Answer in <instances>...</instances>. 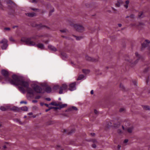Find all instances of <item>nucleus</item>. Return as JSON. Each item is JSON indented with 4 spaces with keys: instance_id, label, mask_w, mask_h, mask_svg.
I'll return each instance as SVG.
<instances>
[{
    "instance_id": "f257e3e1",
    "label": "nucleus",
    "mask_w": 150,
    "mask_h": 150,
    "mask_svg": "<svg viewBox=\"0 0 150 150\" xmlns=\"http://www.w3.org/2000/svg\"><path fill=\"white\" fill-rule=\"evenodd\" d=\"M12 78L14 80V81L11 83L12 85L17 86L20 85L25 88L28 87L29 86L28 83L24 81L18 76L14 74L12 76Z\"/></svg>"
},
{
    "instance_id": "f03ea898",
    "label": "nucleus",
    "mask_w": 150,
    "mask_h": 150,
    "mask_svg": "<svg viewBox=\"0 0 150 150\" xmlns=\"http://www.w3.org/2000/svg\"><path fill=\"white\" fill-rule=\"evenodd\" d=\"M21 41L22 42H25L26 45L29 46H34L41 50L44 49V46L43 44L42 43L36 44L35 42L31 41L30 38L25 39V38H21Z\"/></svg>"
},
{
    "instance_id": "7ed1b4c3",
    "label": "nucleus",
    "mask_w": 150,
    "mask_h": 150,
    "mask_svg": "<svg viewBox=\"0 0 150 150\" xmlns=\"http://www.w3.org/2000/svg\"><path fill=\"white\" fill-rule=\"evenodd\" d=\"M1 73L5 78V81L12 84L11 83L12 81H14V80H12L9 77L8 72L5 70L3 69L1 71Z\"/></svg>"
},
{
    "instance_id": "20e7f679",
    "label": "nucleus",
    "mask_w": 150,
    "mask_h": 150,
    "mask_svg": "<svg viewBox=\"0 0 150 150\" xmlns=\"http://www.w3.org/2000/svg\"><path fill=\"white\" fill-rule=\"evenodd\" d=\"M135 55L136 56V60L135 61H133L132 59H125V60L129 62V63H131L132 64H137L138 62V61H142L143 60V58L142 56L139 55L138 53L136 52L135 53Z\"/></svg>"
},
{
    "instance_id": "39448f33",
    "label": "nucleus",
    "mask_w": 150,
    "mask_h": 150,
    "mask_svg": "<svg viewBox=\"0 0 150 150\" xmlns=\"http://www.w3.org/2000/svg\"><path fill=\"white\" fill-rule=\"evenodd\" d=\"M70 25L71 26L74 28L77 31L81 32L84 30V27L81 25L73 24H70Z\"/></svg>"
},
{
    "instance_id": "423d86ee",
    "label": "nucleus",
    "mask_w": 150,
    "mask_h": 150,
    "mask_svg": "<svg viewBox=\"0 0 150 150\" xmlns=\"http://www.w3.org/2000/svg\"><path fill=\"white\" fill-rule=\"evenodd\" d=\"M8 40L5 38L3 39L0 42V43L2 44L1 46V48L2 50H4L6 49L8 45Z\"/></svg>"
},
{
    "instance_id": "0eeeda50",
    "label": "nucleus",
    "mask_w": 150,
    "mask_h": 150,
    "mask_svg": "<svg viewBox=\"0 0 150 150\" xmlns=\"http://www.w3.org/2000/svg\"><path fill=\"white\" fill-rule=\"evenodd\" d=\"M67 85L66 84H62V86L60 87L59 89V93L60 94L63 93V90H66L67 89Z\"/></svg>"
},
{
    "instance_id": "6e6552de",
    "label": "nucleus",
    "mask_w": 150,
    "mask_h": 150,
    "mask_svg": "<svg viewBox=\"0 0 150 150\" xmlns=\"http://www.w3.org/2000/svg\"><path fill=\"white\" fill-rule=\"evenodd\" d=\"M76 83L75 82L72 83L70 84L69 85V90L71 91L75 90L76 89Z\"/></svg>"
},
{
    "instance_id": "1a4fd4ad",
    "label": "nucleus",
    "mask_w": 150,
    "mask_h": 150,
    "mask_svg": "<svg viewBox=\"0 0 150 150\" xmlns=\"http://www.w3.org/2000/svg\"><path fill=\"white\" fill-rule=\"evenodd\" d=\"M34 91L38 93H40L42 91V88L40 86L36 85L33 88Z\"/></svg>"
},
{
    "instance_id": "9d476101",
    "label": "nucleus",
    "mask_w": 150,
    "mask_h": 150,
    "mask_svg": "<svg viewBox=\"0 0 150 150\" xmlns=\"http://www.w3.org/2000/svg\"><path fill=\"white\" fill-rule=\"evenodd\" d=\"M27 91L28 94L31 96H34V92L33 90L31 88L28 87L27 88Z\"/></svg>"
},
{
    "instance_id": "9b49d317",
    "label": "nucleus",
    "mask_w": 150,
    "mask_h": 150,
    "mask_svg": "<svg viewBox=\"0 0 150 150\" xmlns=\"http://www.w3.org/2000/svg\"><path fill=\"white\" fill-rule=\"evenodd\" d=\"M9 109V105H5L3 106H1L0 107V110L2 111H4L8 110Z\"/></svg>"
},
{
    "instance_id": "f8f14e48",
    "label": "nucleus",
    "mask_w": 150,
    "mask_h": 150,
    "mask_svg": "<svg viewBox=\"0 0 150 150\" xmlns=\"http://www.w3.org/2000/svg\"><path fill=\"white\" fill-rule=\"evenodd\" d=\"M10 145L9 143L8 142H5L4 144L2 146V150H6V149L8 148Z\"/></svg>"
},
{
    "instance_id": "ddd939ff",
    "label": "nucleus",
    "mask_w": 150,
    "mask_h": 150,
    "mask_svg": "<svg viewBox=\"0 0 150 150\" xmlns=\"http://www.w3.org/2000/svg\"><path fill=\"white\" fill-rule=\"evenodd\" d=\"M85 59L86 60L88 61H92L93 62H96L98 61V59L94 58H92L91 57H89L88 55L85 57Z\"/></svg>"
},
{
    "instance_id": "4468645a",
    "label": "nucleus",
    "mask_w": 150,
    "mask_h": 150,
    "mask_svg": "<svg viewBox=\"0 0 150 150\" xmlns=\"http://www.w3.org/2000/svg\"><path fill=\"white\" fill-rule=\"evenodd\" d=\"M35 27L38 29H42L44 28H46L47 29H49V27L45 25H43L41 23L35 25Z\"/></svg>"
},
{
    "instance_id": "2eb2a0df",
    "label": "nucleus",
    "mask_w": 150,
    "mask_h": 150,
    "mask_svg": "<svg viewBox=\"0 0 150 150\" xmlns=\"http://www.w3.org/2000/svg\"><path fill=\"white\" fill-rule=\"evenodd\" d=\"M20 109L16 107V106H13L12 108H11L10 106H9V110H12L14 112H19L20 110Z\"/></svg>"
},
{
    "instance_id": "dca6fc26",
    "label": "nucleus",
    "mask_w": 150,
    "mask_h": 150,
    "mask_svg": "<svg viewBox=\"0 0 150 150\" xmlns=\"http://www.w3.org/2000/svg\"><path fill=\"white\" fill-rule=\"evenodd\" d=\"M150 43L149 40H145L144 42L142 44V47H146Z\"/></svg>"
},
{
    "instance_id": "f3484780",
    "label": "nucleus",
    "mask_w": 150,
    "mask_h": 150,
    "mask_svg": "<svg viewBox=\"0 0 150 150\" xmlns=\"http://www.w3.org/2000/svg\"><path fill=\"white\" fill-rule=\"evenodd\" d=\"M144 24L142 23H140L139 24H132V26H135L136 27H138L139 28L140 27H143L144 26Z\"/></svg>"
},
{
    "instance_id": "a211bd4d",
    "label": "nucleus",
    "mask_w": 150,
    "mask_h": 150,
    "mask_svg": "<svg viewBox=\"0 0 150 150\" xmlns=\"http://www.w3.org/2000/svg\"><path fill=\"white\" fill-rule=\"evenodd\" d=\"M48 48L50 50L53 52H55L57 50L55 47L50 45H48Z\"/></svg>"
},
{
    "instance_id": "6ab92c4d",
    "label": "nucleus",
    "mask_w": 150,
    "mask_h": 150,
    "mask_svg": "<svg viewBox=\"0 0 150 150\" xmlns=\"http://www.w3.org/2000/svg\"><path fill=\"white\" fill-rule=\"evenodd\" d=\"M25 38V39H28V38H30V41H32V40H31L32 39H33L34 40L37 39L38 38V37L37 35H36L33 36L32 37H31L30 38H25L23 37V38Z\"/></svg>"
},
{
    "instance_id": "aec40b11",
    "label": "nucleus",
    "mask_w": 150,
    "mask_h": 150,
    "mask_svg": "<svg viewBox=\"0 0 150 150\" xmlns=\"http://www.w3.org/2000/svg\"><path fill=\"white\" fill-rule=\"evenodd\" d=\"M45 91L47 93H50L51 91V88L49 86L45 88Z\"/></svg>"
},
{
    "instance_id": "412c9836",
    "label": "nucleus",
    "mask_w": 150,
    "mask_h": 150,
    "mask_svg": "<svg viewBox=\"0 0 150 150\" xmlns=\"http://www.w3.org/2000/svg\"><path fill=\"white\" fill-rule=\"evenodd\" d=\"M27 15L29 17H32L36 15V14L35 13L32 12L31 13H28Z\"/></svg>"
},
{
    "instance_id": "4be33fe9",
    "label": "nucleus",
    "mask_w": 150,
    "mask_h": 150,
    "mask_svg": "<svg viewBox=\"0 0 150 150\" xmlns=\"http://www.w3.org/2000/svg\"><path fill=\"white\" fill-rule=\"evenodd\" d=\"M121 4H122V1L120 0L119 1L115 4V6L117 7H119L120 6Z\"/></svg>"
},
{
    "instance_id": "5701e85b",
    "label": "nucleus",
    "mask_w": 150,
    "mask_h": 150,
    "mask_svg": "<svg viewBox=\"0 0 150 150\" xmlns=\"http://www.w3.org/2000/svg\"><path fill=\"white\" fill-rule=\"evenodd\" d=\"M84 77L83 75L81 74L79 76L78 78L77 79V80H80L82 79Z\"/></svg>"
},
{
    "instance_id": "b1692460",
    "label": "nucleus",
    "mask_w": 150,
    "mask_h": 150,
    "mask_svg": "<svg viewBox=\"0 0 150 150\" xmlns=\"http://www.w3.org/2000/svg\"><path fill=\"white\" fill-rule=\"evenodd\" d=\"M21 109L23 111H27L28 110V108L27 107L25 106L21 107Z\"/></svg>"
},
{
    "instance_id": "393cba45",
    "label": "nucleus",
    "mask_w": 150,
    "mask_h": 150,
    "mask_svg": "<svg viewBox=\"0 0 150 150\" xmlns=\"http://www.w3.org/2000/svg\"><path fill=\"white\" fill-rule=\"evenodd\" d=\"M82 71H83V73L86 74H88L90 72V70L88 69L86 70V69H83Z\"/></svg>"
},
{
    "instance_id": "a878e982",
    "label": "nucleus",
    "mask_w": 150,
    "mask_h": 150,
    "mask_svg": "<svg viewBox=\"0 0 150 150\" xmlns=\"http://www.w3.org/2000/svg\"><path fill=\"white\" fill-rule=\"evenodd\" d=\"M61 55L62 56V58L63 59H64L65 58H67V55L64 53H62L61 54Z\"/></svg>"
},
{
    "instance_id": "bb28decb",
    "label": "nucleus",
    "mask_w": 150,
    "mask_h": 150,
    "mask_svg": "<svg viewBox=\"0 0 150 150\" xmlns=\"http://www.w3.org/2000/svg\"><path fill=\"white\" fill-rule=\"evenodd\" d=\"M69 110H78L77 108L75 106H72L70 108Z\"/></svg>"
},
{
    "instance_id": "cd10ccee",
    "label": "nucleus",
    "mask_w": 150,
    "mask_h": 150,
    "mask_svg": "<svg viewBox=\"0 0 150 150\" xmlns=\"http://www.w3.org/2000/svg\"><path fill=\"white\" fill-rule=\"evenodd\" d=\"M143 108L146 110H150V107L148 106H143Z\"/></svg>"
},
{
    "instance_id": "c85d7f7f",
    "label": "nucleus",
    "mask_w": 150,
    "mask_h": 150,
    "mask_svg": "<svg viewBox=\"0 0 150 150\" xmlns=\"http://www.w3.org/2000/svg\"><path fill=\"white\" fill-rule=\"evenodd\" d=\"M133 129V127H129L127 129V130L128 132L131 133L132 132Z\"/></svg>"
},
{
    "instance_id": "c756f323",
    "label": "nucleus",
    "mask_w": 150,
    "mask_h": 150,
    "mask_svg": "<svg viewBox=\"0 0 150 150\" xmlns=\"http://www.w3.org/2000/svg\"><path fill=\"white\" fill-rule=\"evenodd\" d=\"M50 105H52L54 106H59V105L57 104L56 103L54 102H52L50 104Z\"/></svg>"
},
{
    "instance_id": "7c9ffc66",
    "label": "nucleus",
    "mask_w": 150,
    "mask_h": 150,
    "mask_svg": "<svg viewBox=\"0 0 150 150\" xmlns=\"http://www.w3.org/2000/svg\"><path fill=\"white\" fill-rule=\"evenodd\" d=\"M67 105L66 104H62L60 105L59 107L60 108H62L65 107L67 106Z\"/></svg>"
},
{
    "instance_id": "2f4dec72",
    "label": "nucleus",
    "mask_w": 150,
    "mask_h": 150,
    "mask_svg": "<svg viewBox=\"0 0 150 150\" xmlns=\"http://www.w3.org/2000/svg\"><path fill=\"white\" fill-rule=\"evenodd\" d=\"M2 0H0V8H1L2 10H4V6L1 4V1Z\"/></svg>"
},
{
    "instance_id": "473e14b6",
    "label": "nucleus",
    "mask_w": 150,
    "mask_h": 150,
    "mask_svg": "<svg viewBox=\"0 0 150 150\" xmlns=\"http://www.w3.org/2000/svg\"><path fill=\"white\" fill-rule=\"evenodd\" d=\"M76 38V39L77 40H80L81 38H82V37H77L76 36H74Z\"/></svg>"
},
{
    "instance_id": "72a5a7b5",
    "label": "nucleus",
    "mask_w": 150,
    "mask_h": 150,
    "mask_svg": "<svg viewBox=\"0 0 150 150\" xmlns=\"http://www.w3.org/2000/svg\"><path fill=\"white\" fill-rule=\"evenodd\" d=\"M143 12H140L139 13V14L138 15V17L139 18H142V15H143Z\"/></svg>"
},
{
    "instance_id": "f704fd0d",
    "label": "nucleus",
    "mask_w": 150,
    "mask_h": 150,
    "mask_svg": "<svg viewBox=\"0 0 150 150\" xmlns=\"http://www.w3.org/2000/svg\"><path fill=\"white\" fill-rule=\"evenodd\" d=\"M53 107H49V109L45 110L46 112H47L48 111L50 110L51 109H53Z\"/></svg>"
},
{
    "instance_id": "c9c22d12",
    "label": "nucleus",
    "mask_w": 150,
    "mask_h": 150,
    "mask_svg": "<svg viewBox=\"0 0 150 150\" xmlns=\"http://www.w3.org/2000/svg\"><path fill=\"white\" fill-rule=\"evenodd\" d=\"M10 41L11 42H14L15 41V40L11 37H10L9 38Z\"/></svg>"
},
{
    "instance_id": "e433bc0d",
    "label": "nucleus",
    "mask_w": 150,
    "mask_h": 150,
    "mask_svg": "<svg viewBox=\"0 0 150 150\" xmlns=\"http://www.w3.org/2000/svg\"><path fill=\"white\" fill-rule=\"evenodd\" d=\"M54 11V8H53L51 11L49 13V16H50L52 15L51 13L53 12Z\"/></svg>"
},
{
    "instance_id": "4c0bfd02",
    "label": "nucleus",
    "mask_w": 150,
    "mask_h": 150,
    "mask_svg": "<svg viewBox=\"0 0 150 150\" xmlns=\"http://www.w3.org/2000/svg\"><path fill=\"white\" fill-rule=\"evenodd\" d=\"M67 30L66 29H63L60 30V31L62 33H65Z\"/></svg>"
},
{
    "instance_id": "58836bf2",
    "label": "nucleus",
    "mask_w": 150,
    "mask_h": 150,
    "mask_svg": "<svg viewBox=\"0 0 150 150\" xmlns=\"http://www.w3.org/2000/svg\"><path fill=\"white\" fill-rule=\"evenodd\" d=\"M117 132L118 133L120 134H121L122 133L121 130L120 129H119L117 130Z\"/></svg>"
},
{
    "instance_id": "ea45409f",
    "label": "nucleus",
    "mask_w": 150,
    "mask_h": 150,
    "mask_svg": "<svg viewBox=\"0 0 150 150\" xmlns=\"http://www.w3.org/2000/svg\"><path fill=\"white\" fill-rule=\"evenodd\" d=\"M27 103V102L25 101H22L20 102V103H21V104L25 103V104H26Z\"/></svg>"
},
{
    "instance_id": "a19ab883",
    "label": "nucleus",
    "mask_w": 150,
    "mask_h": 150,
    "mask_svg": "<svg viewBox=\"0 0 150 150\" xmlns=\"http://www.w3.org/2000/svg\"><path fill=\"white\" fill-rule=\"evenodd\" d=\"M40 96H37L35 97V99H39L40 98Z\"/></svg>"
},
{
    "instance_id": "79ce46f5",
    "label": "nucleus",
    "mask_w": 150,
    "mask_h": 150,
    "mask_svg": "<svg viewBox=\"0 0 150 150\" xmlns=\"http://www.w3.org/2000/svg\"><path fill=\"white\" fill-rule=\"evenodd\" d=\"M31 9L32 10H33V11H37L38 10V9L32 8H31Z\"/></svg>"
},
{
    "instance_id": "37998d69",
    "label": "nucleus",
    "mask_w": 150,
    "mask_h": 150,
    "mask_svg": "<svg viewBox=\"0 0 150 150\" xmlns=\"http://www.w3.org/2000/svg\"><path fill=\"white\" fill-rule=\"evenodd\" d=\"M4 29L5 30H10V28H4Z\"/></svg>"
},
{
    "instance_id": "c03bdc74",
    "label": "nucleus",
    "mask_w": 150,
    "mask_h": 150,
    "mask_svg": "<svg viewBox=\"0 0 150 150\" xmlns=\"http://www.w3.org/2000/svg\"><path fill=\"white\" fill-rule=\"evenodd\" d=\"M38 38H41L43 36V35L41 34H39L38 35H37Z\"/></svg>"
},
{
    "instance_id": "a18cd8bd",
    "label": "nucleus",
    "mask_w": 150,
    "mask_h": 150,
    "mask_svg": "<svg viewBox=\"0 0 150 150\" xmlns=\"http://www.w3.org/2000/svg\"><path fill=\"white\" fill-rule=\"evenodd\" d=\"M45 99L48 101H50L51 100V99L50 98H46Z\"/></svg>"
},
{
    "instance_id": "49530a36",
    "label": "nucleus",
    "mask_w": 150,
    "mask_h": 150,
    "mask_svg": "<svg viewBox=\"0 0 150 150\" xmlns=\"http://www.w3.org/2000/svg\"><path fill=\"white\" fill-rule=\"evenodd\" d=\"M124 109L123 108H121L120 110V112H122L123 111H124Z\"/></svg>"
},
{
    "instance_id": "de8ad7c7",
    "label": "nucleus",
    "mask_w": 150,
    "mask_h": 150,
    "mask_svg": "<svg viewBox=\"0 0 150 150\" xmlns=\"http://www.w3.org/2000/svg\"><path fill=\"white\" fill-rule=\"evenodd\" d=\"M130 17L131 18H134V15L133 14L131 15L130 16Z\"/></svg>"
},
{
    "instance_id": "09e8293b",
    "label": "nucleus",
    "mask_w": 150,
    "mask_h": 150,
    "mask_svg": "<svg viewBox=\"0 0 150 150\" xmlns=\"http://www.w3.org/2000/svg\"><path fill=\"white\" fill-rule=\"evenodd\" d=\"M96 145L95 144H93L92 145V147L93 148H96Z\"/></svg>"
},
{
    "instance_id": "8fccbe9b",
    "label": "nucleus",
    "mask_w": 150,
    "mask_h": 150,
    "mask_svg": "<svg viewBox=\"0 0 150 150\" xmlns=\"http://www.w3.org/2000/svg\"><path fill=\"white\" fill-rule=\"evenodd\" d=\"M128 142V140L127 139H125V140L124 141V143H126L127 142Z\"/></svg>"
},
{
    "instance_id": "3c124183",
    "label": "nucleus",
    "mask_w": 150,
    "mask_h": 150,
    "mask_svg": "<svg viewBox=\"0 0 150 150\" xmlns=\"http://www.w3.org/2000/svg\"><path fill=\"white\" fill-rule=\"evenodd\" d=\"M129 0H127L126 1L125 3L127 4L128 5L129 4Z\"/></svg>"
},
{
    "instance_id": "603ef678",
    "label": "nucleus",
    "mask_w": 150,
    "mask_h": 150,
    "mask_svg": "<svg viewBox=\"0 0 150 150\" xmlns=\"http://www.w3.org/2000/svg\"><path fill=\"white\" fill-rule=\"evenodd\" d=\"M37 102H38V101L36 100H32V102L33 103H37Z\"/></svg>"
},
{
    "instance_id": "864d4df0",
    "label": "nucleus",
    "mask_w": 150,
    "mask_h": 150,
    "mask_svg": "<svg viewBox=\"0 0 150 150\" xmlns=\"http://www.w3.org/2000/svg\"><path fill=\"white\" fill-rule=\"evenodd\" d=\"M94 111L95 114H97L98 113V111L96 110H95Z\"/></svg>"
},
{
    "instance_id": "5fc2aeb1",
    "label": "nucleus",
    "mask_w": 150,
    "mask_h": 150,
    "mask_svg": "<svg viewBox=\"0 0 150 150\" xmlns=\"http://www.w3.org/2000/svg\"><path fill=\"white\" fill-rule=\"evenodd\" d=\"M18 27V25H15L13 27V29H14L15 28H17Z\"/></svg>"
},
{
    "instance_id": "6e6d98bb",
    "label": "nucleus",
    "mask_w": 150,
    "mask_h": 150,
    "mask_svg": "<svg viewBox=\"0 0 150 150\" xmlns=\"http://www.w3.org/2000/svg\"><path fill=\"white\" fill-rule=\"evenodd\" d=\"M28 115H32L33 114V113L32 112L28 113Z\"/></svg>"
},
{
    "instance_id": "4d7b16f0",
    "label": "nucleus",
    "mask_w": 150,
    "mask_h": 150,
    "mask_svg": "<svg viewBox=\"0 0 150 150\" xmlns=\"http://www.w3.org/2000/svg\"><path fill=\"white\" fill-rule=\"evenodd\" d=\"M31 2L32 3L37 2L36 0H32Z\"/></svg>"
},
{
    "instance_id": "13d9d810",
    "label": "nucleus",
    "mask_w": 150,
    "mask_h": 150,
    "mask_svg": "<svg viewBox=\"0 0 150 150\" xmlns=\"http://www.w3.org/2000/svg\"><path fill=\"white\" fill-rule=\"evenodd\" d=\"M44 105H45L46 106H47V107H49V105L47 104H46V103H45L44 104Z\"/></svg>"
},
{
    "instance_id": "bf43d9fd",
    "label": "nucleus",
    "mask_w": 150,
    "mask_h": 150,
    "mask_svg": "<svg viewBox=\"0 0 150 150\" xmlns=\"http://www.w3.org/2000/svg\"><path fill=\"white\" fill-rule=\"evenodd\" d=\"M124 6L126 8H127L128 7V5L127 4V5H124Z\"/></svg>"
},
{
    "instance_id": "052dcab7",
    "label": "nucleus",
    "mask_w": 150,
    "mask_h": 150,
    "mask_svg": "<svg viewBox=\"0 0 150 150\" xmlns=\"http://www.w3.org/2000/svg\"><path fill=\"white\" fill-rule=\"evenodd\" d=\"M91 94H93V90H92L91 91Z\"/></svg>"
},
{
    "instance_id": "680f3d73",
    "label": "nucleus",
    "mask_w": 150,
    "mask_h": 150,
    "mask_svg": "<svg viewBox=\"0 0 150 150\" xmlns=\"http://www.w3.org/2000/svg\"><path fill=\"white\" fill-rule=\"evenodd\" d=\"M148 70V68H147V69H145L144 70V72H146Z\"/></svg>"
},
{
    "instance_id": "e2e57ef3",
    "label": "nucleus",
    "mask_w": 150,
    "mask_h": 150,
    "mask_svg": "<svg viewBox=\"0 0 150 150\" xmlns=\"http://www.w3.org/2000/svg\"><path fill=\"white\" fill-rule=\"evenodd\" d=\"M121 148V146L120 145H118V149H119L120 148Z\"/></svg>"
},
{
    "instance_id": "0e129e2a",
    "label": "nucleus",
    "mask_w": 150,
    "mask_h": 150,
    "mask_svg": "<svg viewBox=\"0 0 150 150\" xmlns=\"http://www.w3.org/2000/svg\"><path fill=\"white\" fill-rule=\"evenodd\" d=\"M133 83L134 85H136V82L134 81L133 82Z\"/></svg>"
},
{
    "instance_id": "69168bd1",
    "label": "nucleus",
    "mask_w": 150,
    "mask_h": 150,
    "mask_svg": "<svg viewBox=\"0 0 150 150\" xmlns=\"http://www.w3.org/2000/svg\"><path fill=\"white\" fill-rule=\"evenodd\" d=\"M73 132H74V131H71V132H69V134H71V133H73Z\"/></svg>"
},
{
    "instance_id": "338daca9",
    "label": "nucleus",
    "mask_w": 150,
    "mask_h": 150,
    "mask_svg": "<svg viewBox=\"0 0 150 150\" xmlns=\"http://www.w3.org/2000/svg\"><path fill=\"white\" fill-rule=\"evenodd\" d=\"M53 109H58V108H57V107H53Z\"/></svg>"
},
{
    "instance_id": "774afa93",
    "label": "nucleus",
    "mask_w": 150,
    "mask_h": 150,
    "mask_svg": "<svg viewBox=\"0 0 150 150\" xmlns=\"http://www.w3.org/2000/svg\"><path fill=\"white\" fill-rule=\"evenodd\" d=\"M118 25L119 27H120L122 26V24H118Z\"/></svg>"
}]
</instances>
